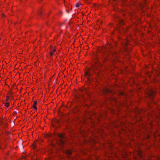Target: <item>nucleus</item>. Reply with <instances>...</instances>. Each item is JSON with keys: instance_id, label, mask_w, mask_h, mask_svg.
Masks as SVG:
<instances>
[{"instance_id": "obj_5", "label": "nucleus", "mask_w": 160, "mask_h": 160, "mask_svg": "<svg viewBox=\"0 0 160 160\" xmlns=\"http://www.w3.org/2000/svg\"><path fill=\"white\" fill-rule=\"evenodd\" d=\"M118 22L120 24H123V21L122 20L120 19L118 20Z\"/></svg>"}, {"instance_id": "obj_4", "label": "nucleus", "mask_w": 160, "mask_h": 160, "mask_svg": "<svg viewBox=\"0 0 160 160\" xmlns=\"http://www.w3.org/2000/svg\"><path fill=\"white\" fill-rule=\"evenodd\" d=\"M37 102L36 101H35L34 102V103L33 105L32 106L33 108L36 110L37 109V107L36 106V105H37Z\"/></svg>"}, {"instance_id": "obj_1", "label": "nucleus", "mask_w": 160, "mask_h": 160, "mask_svg": "<svg viewBox=\"0 0 160 160\" xmlns=\"http://www.w3.org/2000/svg\"><path fill=\"white\" fill-rule=\"evenodd\" d=\"M148 94L150 97L152 98L155 94V91L151 88L150 89L148 92Z\"/></svg>"}, {"instance_id": "obj_7", "label": "nucleus", "mask_w": 160, "mask_h": 160, "mask_svg": "<svg viewBox=\"0 0 160 160\" xmlns=\"http://www.w3.org/2000/svg\"><path fill=\"white\" fill-rule=\"evenodd\" d=\"M53 53H54V52H52V51L51 50V51L49 53L50 56H52L53 55Z\"/></svg>"}, {"instance_id": "obj_9", "label": "nucleus", "mask_w": 160, "mask_h": 160, "mask_svg": "<svg viewBox=\"0 0 160 160\" xmlns=\"http://www.w3.org/2000/svg\"><path fill=\"white\" fill-rule=\"evenodd\" d=\"M51 50L52 51V52H55L56 51V50L55 49H53L51 47Z\"/></svg>"}, {"instance_id": "obj_12", "label": "nucleus", "mask_w": 160, "mask_h": 160, "mask_svg": "<svg viewBox=\"0 0 160 160\" xmlns=\"http://www.w3.org/2000/svg\"><path fill=\"white\" fill-rule=\"evenodd\" d=\"M125 44H128V41H126V42H125Z\"/></svg>"}, {"instance_id": "obj_13", "label": "nucleus", "mask_w": 160, "mask_h": 160, "mask_svg": "<svg viewBox=\"0 0 160 160\" xmlns=\"http://www.w3.org/2000/svg\"><path fill=\"white\" fill-rule=\"evenodd\" d=\"M109 90H107V92H109Z\"/></svg>"}, {"instance_id": "obj_8", "label": "nucleus", "mask_w": 160, "mask_h": 160, "mask_svg": "<svg viewBox=\"0 0 160 160\" xmlns=\"http://www.w3.org/2000/svg\"><path fill=\"white\" fill-rule=\"evenodd\" d=\"M80 5H81L80 3H78L76 4V6L78 8L80 6Z\"/></svg>"}, {"instance_id": "obj_14", "label": "nucleus", "mask_w": 160, "mask_h": 160, "mask_svg": "<svg viewBox=\"0 0 160 160\" xmlns=\"http://www.w3.org/2000/svg\"><path fill=\"white\" fill-rule=\"evenodd\" d=\"M41 14H42V13H41V12H39V14H40V15Z\"/></svg>"}, {"instance_id": "obj_11", "label": "nucleus", "mask_w": 160, "mask_h": 160, "mask_svg": "<svg viewBox=\"0 0 160 160\" xmlns=\"http://www.w3.org/2000/svg\"><path fill=\"white\" fill-rule=\"evenodd\" d=\"M9 103H7L5 105L7 107H8L9 106Z\"/></svg>"}, {"instance_id": "obj_6", "label": "nucleus", "mask_w": 160, "mask_h": 160, "mask_svg": "<svg viewBox=\"0 0 160 160\" xmlns=\"http://www.w3.org/2000/svg\"><path fill=\"white\" fill-rule=\"evenodd\" d=\"M66 153L68 155H70L71 154L72 152L71 151L68 150L66 151Z\"/></svg>"}, {"instance_id": "obj_10", "label": "nucleus", "mask_w": 160, "mask_h": 160, "mask_svg": "<svg viewBox=\"0 0 160 160\" xmlns=\"http://www.w3.org/2000/svg\"><path fill=\"white\" fill-rule=\"evenodd\" d=\"M89 73L87 72H85V75L86 76H89Z\"/></svg>"}, {"instance_id": "obj_2", "label": "nucleus", "mask_w": 160, "mask_h": 160, "mask_svg": "<svg viewBox=\"0 0 160 160\" xmlns=\"http://www.w3.org/2000/svg\"><path fill=\"white\" fill-rule=\"evenodd\" d=\"M60 138L59 141L60 144L61 145H62L64 144V141L62 139L64 138V136L62 134H59L58 136Z\"/></svg>"}, {"instance_id": "obj_16", "label": "nucleus", "mask_w": 160, "mask_h": 160, "mask_svg": "<svg viewBox=\"0 0 160 160\" xmlns=\"http://www.w3.org/2000/svg\"><path fill=\"white\" fill-rule=\"evenodd\" d=\"M9 99V98L8 97V99Z\"/></svg>"}, {"instance_id": "obj_3", "label": "nucleus", "mask_w": 160, "mask_h": 160, "mask_svg": "<svg viewBox=\"0 0 160 160\" xmlns=\"http://www.w3.org/2000/svg\"><path fill=\"white\" fill-rule=\"evenodd\" d=\"M38 144H39V143L38 142H37L36 143H34L32 145V147L33 148H36L37 147V146L38 145Z\"/></svg>"}, {"instance_id": "obj_15", "label": "nucleus", "mask_w": 160, "mask_h": 160, "mask_svg": "<svg viewBox=\"0 0 160 160\" xmlns=\"http://www.w3.org/2000/svg\"><path fill=\"white\" fill-rule=\"evenodd\" d=\"M122 2H123V4H124V1H122Z\"/></svg>"}]
</instances>
